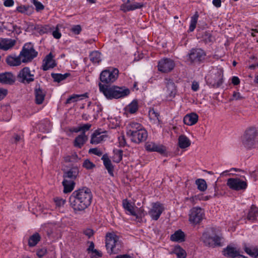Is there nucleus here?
Wrapping results in <instances>:
<instances>
[{
  "label": "nucleus",
  "instance_id": "4",
  "mask_svg": "<svg viewBox=\"0 0 258 258\" xmlns=\"http://www.w3.org/2000/svg\"><path fill=\"white\" fill-rule=\"evenodd\" d=\"M215 229L213 227L204 232L200 238L205 246H221L222 237L215 233Z\"/></svg>",
  "mask_w": 258,
  "mask_h": 258
},
{
  "label": "nucleus",
  "instance_id": "55",
  "mask_svg": "<svg viewBox=\"0 0 258 258\" xmlns=\"http://www.w3.org/2000/svg\"><path fill=\"white\" fill-rule=\"evenodd\" d=\"M55 203L56 206L60 207L66 203V200L62 199L56 198L55 199Z\"/></svg>",
  "mask_w": 258,
  "mask_h": 258
},
{
  "label": "nucleus",
  "instance_id": "63",
  "mask_svg": "<svg viewBox=\"0 0 258 258\" xmlns=\"http://www.w3.org/2000/svg\"><path fill=\"white\" fill-rule=\"evenodd\" d=\"M53 36L56 39H59L60 38L61 35V33L57 30L53 31L52 32Z\"/></svg>",
  "mask_w": 258,
  "mask_h": 258
},
{
  "label": "nucleus",
  "instance_id": "22",
  "mask_svg": "<svg viewBox=\"0 0 258 258\" xmlns=\"http://www.w3.org/2000/svg\"><path fill=\"white\" fill-rule=\"evenodd\" d=\"M146 149L151 152H157L161 154L166 152L165 147L162 145H157L153 142H148L146 145Z\"/></svg>",
  "mask_w": 258,
  "mask_h": 258
},
{
  "label": "nucleus",
  "instance_id": "25",
  "mask_svg": "<svg viewBox=\"0 0 258 258\" xmlns=\"http://www.w3.org/2000/svg\"><path fill=\"white\" fill-rule=\"evenodd\" d=\"M101 160H103V164L109 175L111 176H113L114 166L108 155L107 154L103 155L101 158Z\"/></svg>",
  "mask_w": 258,
  "mask_h": 258
},
{
  "label": "nucleus",
  "instance_id": "26",
  "mask_svg": "<svg viewBox=\"0 0 258 258\" xmlns=\"http://www.w3.org/2000/svg\"><path fill=\"white\" fill-rule=\"evenodd\" d=\"M199 119V116L197 113H191L186 114L183 118L184 123L188 125H192L196 124Z\"/></svg>",
  "mask_w": 258,
  "mask_h": 258
},
{
  "label": "nucleus",
  "instance_id": "35",
  "mask_svg": "<svg viewBox=\"0 0 258 258\" xmlns=\"http://www.w3.org/2000/svg\"><path fill=\"white\" fill-rule=\"evenodd\" d=\"M144 6L143 3H135L133 4L124 5H122L121 8L124 12L133 11L137 9H140Z\"/></svg>",
  "mask_w": 258,
  "mask_h": 258
},
{
  "label": "nucleus",
  "instance_id": "50",
  "mask_svg": "<svg viewBox=\"0 0 258 258\" xmlns=\"http://www.w3.org/2000/svg\"><path fill=\"white\" fill-rule=\"evenodd\" d=\"M33 3L36 7V10L39 11L44 9V6L37 0H33Z\"/></svg>",
  "mask_w": 258,
  "mask_h": 258
},
{
  "label": "nucleus",
  "instance_id": "12",
  "mask_svg": "<svg viewBox=\"0 0 258 258\" xmlns=\"http://www.w3.org/2000/svg\"><path fill=\"white\" fill-rule=\"evenodd\" d=\"M34 75L31 73L30 69L28 67H25L22 69L17 76L18 80L22 83H27L34 81Z\"/></svg>",
  "mask_w": 258,
  "mask_h": 258
},
{
  "label": "nucleus",
  "instance_id": "60",
  "mask_svg": "<svg viewBox=\"0 0 258 258\" xmlns=\"http://www.w3.org/2000/svg\"><path fill=\"white\" fill-rule=\"evenodd\" d=\"M7 90L0 88V100L3 99L7 95Z\"/></svg>",
  "mask_w": 258,
  "mask_h": 258
},
{
  "label": "nucleus",
  "instance_id": "42",
  "mask_svg": "<svg viewBox=\"0 0 258 258\" xmlns=\"http://www.w3.org/2000/svg\"><path fill=\"white\" fill-rule=\"evenodd\" d=\"M174 253L176 254L177 258H185L186 255L185 251L180 246H176L175 247Z\"/></svg>",
  "mask_w": 258,
  "mask_h": 258
},
{
  "label": "nucleus",
  "instance_id": "20",
  "mask_svg": "<svg viewBox=\"0 0 258 258\" xmlns=\"http://www.w3.org/2000/svg\"><path fill=\"white\" fill-rule=\"evenodd\" d=\"M15 82V77L12 73L5 72L0 74V83L3 84L12 85Z\"/></svg>",
  "mask_w": 258,
  "mask_h": 258
},
{
  "label": "nucleus",
  "instance_id": "7",
  "mask_svg": "<svg viewBox=\"0 0 258 258\" xmlns=\"http://www.w3.org/2000/svg\"><path fill=\"white\" fill-rule=\"evenodd\" d=\"M37 54L38 52L35 50L33 45L29 43L24 45L22 51L20 52V56L23 57L22 60L23 62H28L36 57Z\"/></svg>",
  "mask_w": 258,
  "mask_h": 258
},
{
  "label": "nucleus",
  "instance_id": "8",
  "mask_svg": "<svg viewBox=\"0 0 258 258\" xmlns=\"http://www.w3.org/2000/svg\"><path fill=\"white\" fill-rule=\"evenodd\" d=\"M205 52L201 48H193L186 55V60L191 63H200L205 58Z\"/></svg>",
  "mask_w": 258,
  "mask_h": 258
},
{
  "label": "nucleus",
  "instance_id": "57",
  "mask_svg": "<svg viewBox=\"0 0 258 258\" xmlns=\"http://www.w3.org/2000/svg\"><path fill=\"white\" fill-rule=\"evenodd\" d=\"M84 234L90 238L94 234V231L91 229H87L84 231Z\"/></svg>",
  "mask_w": 258,
  "mask_h": 258
},
{
  "label": "nucleus",
  "instance_id": "6",
  "mask_svg": "<svg viewBox=\"0 0 258 258\" xmlns=\"http://www.w3.org/2000/svg\"><path fill=\"white\" fill-rule=\"evenodd\" d=\"M118 77L117 69H106L101 72L99 79L101 84L109 85L115 81Z\"/></svg>",
  "mask_w": 258,
  "mask_h": 258
},
{
  "label": "nucleus",
  "instance_id": "36",
  "mask_svg": "<svg viewBox=\"0 0 258 258\" xmlns=\"http://www.w3.org/2000/svg\"><path fill=\"white\" fill-rule=\"evenodd\" d=\"M223 253L224 255L233 258L234 256H236L239 252L236 250L234 247L228 246L223 250Z\"/></svg>",
  "mask_w": 258,
  "mask_h": 258
},
{
  "label": "nucleus",
  "instance_id": "19",
  "mask_svg": "<svg viewBox=\"0 0 258 258\" xmlns=\"http://www.w3.org/2000/svg\"><path fill=\"white\" fill-rule=\"evenodd\" d=\"M165 83L167 88L168 97L171 99L174 98L176 94L177 90L173 81L171 79L166 78Z\"/></svg>",
  "mask_w": 258,
  "mask_h": 258
},
{
  "label": "nucleus",
  "instance_id": "53",
  "mask_svg": "<svg viewBox=\"0 0 258 258\" xmlns=\"http://www.w3.org/2000/svg\"><path fill=\"white\" fill-rule=\"evenodd\" d=\"M89 153H92L98 156H100L102 154V152L100 150H98L96 148L90 149V150H89Z\"/></svg>",
  "mask_w": 258,
  "mask_h": 258
},
{
  "label": "nucleus",
  "instance_id": "46",
  "mask_svg": "<svg viewBox=\"0 0 258 258\" xmlns=\"http://www.w3.org/2000/svg\"><path fill=\"white\" fill-rule=\"evenodd\" d=\"M123 151L121 150H118L115 151L113 157L114 161L116 163H119L122 158Z\"/></svg>",
  "mask_w": 258,
  "mask_h": 258
},
{
  "label": "nucleus",
  "instance_id": "13",
  "mask_svg": "<svg viewBox=\"0 0 258 258\" xmlns=\"http://www.w3.org/2000/svg\"><path fill=\"white\" fill-rule=\"evenodd\" d=\"M175 66L174 61L167 58L161 59L158 65V70L162 73H168L174 68Z\"/></svg>",
  "mask_w": 258,
  "mask_h": 258
},
{
  "label": "nucleus",
  "instance_id": "27",
  "mask_svg": "<svg viewBox=\"0 0 258 258\" xmlns=\"http://www.w3.org/2000/svg\"><path fill=\"white\" fill-rule=\"evenodd\" d=\"M143 127L142 125L137 122H132L126 126V135L127 137L134 134L136 132Z\"/></svg>",
  "mask_w": 258,
  "mask_h": 258
},
{
  "label": "nucleus",
  "instance_id": "38",
  "mask_svg": "<svg viewBox=\"0 0 258 258\" xmlns=\"http://www.w3.org/2000/svg\"><path fill=\"white\" fill-rule=\"evenodd\" d=\"M71 75L70 73H65L64 74L51 73V76L53 78L54 82L59 83L67 79Z\"/></svg>",
  "mask_w": 258,
  "mask_h": 258
},
{
  "label": "nucleus",
  "instance_id": "62",
  "mask_svg": "<svg viewBox=\"0 0 258 258\" xmlns=\"http://www.w3.org/2000/svg\"><path fill=\"white\" fill-rule=\"evenodd\" d=\"M232 83L234 85H238L240 83V80L236 76H234L232 78Z\"/></svg>",
  "mask_w": 258,
  "mask_h": 258
},
{
  "label": "nucleus",
  "instance_id": "29",
  "mask_svg": "<svg viewBox=\"0 0 258 258\" xmlns=\"http://www.w3.org/2000/svg\"><path fill=\"white\" fill-rule=\"evenodd\" d=\"M62 184L63 186V192H71L74 189L76 183L73 180H63Z\"/></svg>",
  "mask_w": 258,
  "mask_h": 258
},
{
  "label": "nucleus",
  "instance_id": "30",
  "mask_svg": "<svg viewBox=\"0 0 258 258\" xmlns=\"http://www.w3.org/2000/svg\"><path fill=\"white\" fill-rule=\"evenodd\" d=\"M243 249L245 252L250 256L254 258L258 256V249L256 246L244 244Z\"/></svg>",
  "mask_w": 258,
  "mask_h": 258
},
{
  "label": "nucleus",
  "instance_id": "5",
  "mask_svg": "<svg viewBox=\"0 0 258 258\" xmlns=\"http://www.w3.org/2000/svg\"><path fill=\"white\" fill-rule=\"evenodd\" d=\"M106 247L110 254L118 253L121 248L118 237L114 233H107L106 236Z\"/></svg>",
  "mask_w": 258,
  "mask_h": 258
},
{
  "label": "nucleus",
  "instance_id": "41",
  "mask_svg": "<svg viewBox=\"0 0 258 258\" xmlns=\"http://www.w3.org/2000/svg\"><path fill=\"white\" fill-rule=\"evenodd\" d=\"M198 18L199 14L198 12H196L194 16L191 18L190 24L188 30L189 32H192L196 28Z\"/></svg>",
  "mask_w": 258,
  "mask_h": 258
},
{
  "label": "nucleus",
  "instance_id": "2",
  "mask_svg": "<svg viewBox=\"0 0 258 258\" xmlns=\"http://www.w3.org/2000/svg\"><path fill=\"white\" fill-rule=\"evenodd\" d=\"M100 91L108 99H118L128 96L130 90L127 88L122 86L104 85L101 83L98 84Z\"/></svg>",
  "mask_w": 258,
  "mask_h": 258
},
{
  "label": "nucleus",
  "instance_id": "18",
  "mask_svg": "<svg viewBox=\"0 0 258 258\" xmlns=\"http://www.w3.org/2000/svg\"><path fill=\"white\" fill-rule=\"evenodd\" d=\"M54 56L51 52L47 54L43 60L42 69L44 71H47L49 69H52L56 67V63L53 59Z\"/></svg>",
  "mask_w": 258,
  "mask_h": 258
},
{
  "label": "nucleus",
  "instance_id": "3",
  "mask_svg": "<svg viewBox=\"0 0 258 258\" xmlns=\"http://www.w3.org/2000/svg\"><path fill=\"white\" fill-rule=\"evenodd\" d=\"M242 144L249 150L258 147V132L256 128L250 127L245 131L242 138Z\"/></svg>",
  "mask_w": 258,
  "mask_h": 258
},
{
  "label": "nucleus",
  "instance_id": "10",
  "mask_svg": "<svg viewBox=\"0 0 258 258\" xmlns=\"http://www.w3.org/2000/svg\"><path fill=\"white\" fill-rule=\"evenodd\" d=\"M227 185L232 190L239 191L244 190L247 187V183L239 178H230L227 180Z\"/></svg>",
  "mask_w": 258,
  "mask_h": 258
},
{
  "label": "nucleus",
  "instance_id": "44",
  "mask_svg": "<svg viewBox=\"0 0 258 258\" xmlns=\"http://www.w3.org/2000/svg\"><path fill=\"white\" fill-rule=\"evenodd\" d=\"M196 184L198 186V188L200 191H204L207 188V185L206 181L203 179H198L196 180Z\"/></svg>",
  "mask_w": 258,
  "mask_h": 258
},
{
  "label": "nucleus",
  "instance_id": "49",
  "mask_svg": "<svg viewBox=\"0 0 258 258\" xmlns=\"http://www.w3.org/2000/svg\"><path fill=\"white\" fill-rule=\"evenodd\" d=\"M245 97L241 95L239 92H234L232 95V98L230 99V101L235 100H241L244 99Z\"/></svg>",
  "mask_w": 258,
  "mask_h": 258
},
{
  "label": "nucleus",
  "instance_id": "48",
  "mask_svg": "<svg viewBox=\"0 0 258 258\" xmlns=\"http://www.w3.org/2000/svg\"><path fill=\"white\" fill-rule=\"evenodd\" d=\"M83 166L87 169H91L95 167V165L89 159H86L84 161Z\"/></svg>",
  "mask_w": 258,
  "mask_h": 258
},
{
  "label": "nucleus",
  "instance_id": "47",
  "mask_svg": "<svg viewBox=\"0 0 258 258\" xmlns=\"http://www.w3.org/2000/svg\"><path fill=\"white\" fill-rule=\"evenodd\" d=\"M32 9L31 7L29 6H19L17 8V10L21 13H24L27 15H29L30 14V12H29V10Z\"/></svg>",
  "mask_w": 258,
  "mask_h": 258
},
{
  "label": "nucleus",
  "instance_id": "34",
  "mask_svg": "<svg viewBox=\"0 0 258 258\" xmlns=\"http://www.w3.org/2000/svg\"><path fill=\"white\" fill-rule=\"evenodd\" d=\"M258 216V208L254 205H252L247 216L248 220L254 221Z\"/></svg>",
  "mask_w": 258,
  "mask_h": 258
},
{
  "label": "nucleus",
  "instance_id": "51",
  "mask_svg": "<svg viewBox=\"0 0 258 258\" xmlns=\"http://www.w3.org/2000/svg\"><path fill=\"white\" fill-rule=\"evenodd\" d=\"M82 30V28L80 25H75L71 28V31L75 34H79Z\"/></svg>",
  "mask_w": 258,
  "mask_h": 258
},
{
  "label": "nucleus",
  "instance_id": "54",
  "mask_svg": "<svg viewBox=\"0 0 258 258\" xmlns=\"http://www.w3.org/2000/svg\"><path fill=\"white\" fill-rule=\"evenodd\" d=\"M91 127V124L90 123H86L80 126L81 131H82V133H85L86 131L89 130Z\"/></svg>",
  "mask_w": 258,
  "mask_h": 258
},
{
  "label": "nucleus",
  "instance_id": "9",
  "mask_svg": "<svg viewBox=\"0 0 258 258\" xmlns=\"http://www.w3.org/2000/svg\"><path fill=\"white\" fill-rule=\"evenodd\" d=\"M223 71L222 69H217L207 80V83L213 88H218L223 84Z\"/></svg>",
  "mask_w": 258,
  "mask_h": 258
},
{
  "label": "nucleus",
  "instance_id": "31",
  "mask_svg": "<svg viewBox=\"0 0 258 258\" xmlns=\"http://www.w3.org/2000/svg\"><path fill=\"white\" fill-rule=\"evenodd\" d=\"M88 138L85 135V133H82L81 135L77 136L74 141V146L81 148L87 140Z\"/></svg>",
  "mask_w": 258,
  "mask_h": 258
},
{
  "label": "nucleus",
  "instance_id": "40",
  "mask_svg": "<svg viewBox=\"0 0 258 258\" xmlns=\"http://www.w3.org/2000/svg\"><path fill=\"white\" fill-rule=\"evenodd\" d=\"M88 97V93H87L81 95L74 94L70 96L69 98H68L67 100H66V104H70L72 102H76L78 100H81L83 99L84 98H87Z\"/></svg>",
  "mask_w": 258,
  "mask_h": 258
},
{
  "label": "nucleus",
  "instance_id": "21",
  "mask_svg": "<svg viewBox=\"0 0 258 258\" xmlns=\"http://www.w3.org/2000/svg\"><path fill=\"white\" fill-rule=\"evenodd\" d=\"M105 133V132H101V129L96 130L91 136L90 143L92 144H97L104 140L107 137V136L106 135H101V134Z\"/></svg>",
  "mask_w": 258,
  "mask_h": 258
},
{
  "label": "nucleus",
  "instance_id": "23",
  "mask_svg": "<svg viewBox=\"0 0 258 258\" xmlns=\"http://www.w3.org/2000/svg\"><path fill=\"white\" fill-rule=\"evenodd\" d=\"M35 102L37 104L43 103L45 96V92L40 87V85H36L35 88Z\"/></svg>",
  "mask_w": 258,
  "mask_h": 258
},
{
  "label": "nucleus",
  "instance_id": "56",
  "mask_svg": "<svg viewBox=\"0 0 258 258\" xmlns=\"http://www.w3.org/2000/svg\"><path fill=\"white\" fill-rule=\"evenodd\" d=\"M21 140V138L20 135L15 134L13 137L11 139V142L12 143L17 144Z\"/></svg>",
  "mask_w": 258,
  "mask_h": 258
},
{
  "label": "nucleus",
  "instance_id": "32",
  "mask_svg": "<svg viewBox=\"0 0 258 258\" xmlns=\"http://www.w3.org/2000/svg\"><path fill=\"white\" fill-rule=\"evenodd\" d=\"M185 235L181 230L175 231L170 236V240L172 241L183 242L185 241Z\"/></svg>",
  "mask_w": 258,
  "mask_h": 258
},
{
  "label": "nucleus",
  "instance_id": "61",
  "mask_svg": "<svg viewBox=\"0 0 258 258\" xmlns=\"http://www.w3.org/2000/svg\"><path fill=\"white\" fill-rule=\"evenodd\" d=\"M12 32H15L17 34H19L21 33V28L17 25H13Z\"/></svg>",
  "mask_w": 258,
  "mask_h": 258
},
{
  "label": "nucleus",
  "instance_id": "11",
  "mask_svg": "<svg viewBox=\"0 0 258 258\" xmlns=\"http://www.w3.org/2000/svg\"><path fill=\"white\" fill-rule=\"evenodd\" d=\"M204 216L203 210L199 207H194L190 210L189 221L191 223L197 224L200 223Z\"/></svg>",
  "mask_w": 258,
  "mask_h": 258
},
{
  "label": "nucleus",
  "instance_id": "39",
  "mask_svg": "<svg viewBox=\"0 0 258 258\" xmlns=\"http://www.w3.org/2000/svg\"><path fill=\"white\" fill-rule=\"evenodd\" d=\"M90 60L95 63H99L101 61V53L98 51H93L90 53Z\"/></svg>",
  "mask_w": 258,
  "mask_h": 258
},
{
  "label": "nucleus",
  "instance_id": "58",
  "mask_svg": "<svg viewBox=\"0 0 258 258\" xmlns=\"http://www.w3.org/2000/svg\"><path fill=\"white\" fill-rule=\"evenodd\" d=\"M46 253V249L44 248L39 249L37 251V255L38 257H41Z\"/></svg>",
  "mask_w": 258,
  "mask_h": 258
},
{
  "label": "nucleus",
  "instance_id": "33",
  "mask_svg": "<svg viewBox=\"0 0 258 258\" xmlns=\"http://www.w3.org/2000/svg\"><path fill=\"white\" fill-rule=\"evenodd\" d=\"M178 144L181 149H185L190 145V141L185 135H180L178 140Z\"/></svg>",
  "mask_w": 258,
  "mask_h": 258
},
{
  "label": "nucleus",
  "instance_id": "17",
  "mask_svg": "<svg viewBox=\"0 0 258 258\" xmlns=\"http://www.w3.org/2000/svg\"><path fill=\"white\" fill-rule=\"evenodd\" d=\"M164 210L162 205L159 203H153L152 207L149 212V214L152 219L157 220Z\"/></svg>",
  "mask_w": 258,
  "mask_h": 258
},
{
  "label": "nucleus",
  "instance_id": "64",
  "mask_svg": "<svg viewBox=\"0 0 258 258\" xmlns=\"http://www.w3.org/2000/svg\"><path fill=\"white\" fill-rule=\"evenodd\" d=\"M199 88V84L196 82H194L192 84L191 89L194 91H197Z\"/></svg>",
  "mask_w": 258,
  "mask_h": 258
},
{
  "label": "nucleus",
  "instance_id": "15",
  "mask_svg": "<svg viewBox=\"0 0 258 258\" xmlns=\"http://www.w3.org/2000/svg\"><path fill=\"white\" fill-rule=\"evenodd\" d=\"M63 180L74 181L79 176V169L77 166H73L68 170L62 169Z\"/></svg>",
  "mask_w": 258,
  "mask_h": 258
},
{
  "label": "nucleus",
  "instance_id": "45",
  "mask_svg": "<svg viewBox=\"0 0 258 258\" xmlns=\"http://www.w3.org/2000/svg\"><path fill=\"white\" fill-rule=\"evenodd\" d=\"M204 40L206 43H210L213 41V37L210 31H205L203 35Z\"/></svg>",
  "mask_w": 258,
  "mask_h": 258
},
{
  "label": "nucleus",
  "instance_id": "52",
  "mask_svg": "<svg viewBox=\"0 0 258 258\" xmlns=\"http://www.w3.org/2000/svg\"><path fill=\"white\" fill-rule=\"evenodd\" d=\"M149 115L151 118H156L157 119H158V117L159 116V113L158 112H156L154 109L150 110L149 112Z\"/></svg>",
  "mask_w": 258,
  "mask_h": 258
},
{
  "label": "nucleus",
  "instance_id": "1",
  "mask_svg": "<svg viewBox=\"0 0 258 258\" xmlns=\"http://www.w3.org/2000/svg\"><path fill=\"white\" fill-rule=\"evenodd\" d=\"M93 195L91 190L84 187L74 191L69 198L70 206L75 213L84 211L91 204Z\"/></svg>",
  "mask_w": 258,
  "mask_h": 258
},
{
  "label": "nucleus",
  "instance_id": "16",
  "mask_svg": "<svg viewBox=\"0 0 258 258\" xmlns=\"http://www.w3.org/2000/svg\"><path fill=\"white\" fill-rule=\"evenodd\" d=\"M122 205L124 209L128 211L131 215L135 216L138 220V221H140V219H141L142 217L144 216L143 211L141 210H139V212L137 213L135 211L134 206L129 203L127 199L123 200Z\"/></svg>",
  "mask_w": 258,
  "mask_h": 258
},
{
  "label": "nucleus",
  "instance_id": "24",
  "mask_svg": "<svg viewBox=\"0 0 258 258\" xmlns=\"http://www.w3.org/2000/svg\"><path fill=\"white\" fill-rule=\"evenodd\" d=\"M16 40L11 39L0 38V49L7 50L16 44Z\"/></svg>",
  "mask_w": 258,
  "mask_h": 258
},
{
  "label": "nucleus",
  "instance_id": "43",
  "mask_svg": "<svg viewBox=\"0 0 258 258\" xmlns=\"http://www.w3.org/2000/svg\"><path fill=\"white\" fill-rule=\"evenodd\" d=\"M127 110L131 113H135L138 109V103L137 100H133L127 107Z\"/></svg>",
  "mask_w": 258,
  "mask_h": 258
},
{
  "label": "nucleus",
  "instance_id": "28",
  "mask_svg": "<svg viewBox=\"0 0 258 258\" xmlns=\"http://www.w3.org/2000/svg\"><path fill=\"white\" fill-rule=\"evenodd\" d=\"M7 64L10 66H18L22 62L21 60V56L9 55L6 59Z\"/></svg>",
  "mask_w": 258,
  "mask_h": 258
},
{
  "label": "nucleus",
  "instance_id": "59",
  "mask_svg": "<svg viewBox=\"0 0 258 258\" xmlns=\"http://www.w3.org/2000/svg\"><path fill=\"white\" fill-rule=\"evenodd\" d=\"M118 141L120 146L124 147L126 145V141L124 136L118 137Z\"/></svg>",
  "mask_w": 258,
  "mask_h": 258
},
{
  "label": "nucleus",
  "instance_id": "37",
  "mask_svg": "<svg viewBox=\"0 0 258 258\" xmlns=\"http://www.w3.org/2000/svg\"><path fill=\"white\" fill-rule=\"evenodd\" d=\"M41 237L39 233H35L31 235L28 240V245L30 247L35 246L40 240Z\"/></svg>",
  "mask_w": 258,
  "mask_h": 258
},
{
  "label": "nucleus",
  "instance_id": "14",
  "mask_svg": "<svg viewBox=\"0 0 258 258\" xmlns=\"http://www.w3.org/2000/svg\"><path fill=\"white\" fill-rule=\"evenodd\" d=\"M128 137L131 139L133 142L139 144L146 140L148 137V133L146 130L142 127Z\"/></svg>",
  "mask_w": 258,
  "mask_h": 258
}]
</instances>
